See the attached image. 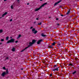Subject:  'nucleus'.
<instances>
[{"instance_id": "nucleus-41", "label": "nucleus", "mask_w": 79, "mask_h": 79, "mask_svg": "<svg viewBox=\"0 0 79 79\" xmlns=\"http://www.w3.org/2000/svg\"><path fill=\"white\" fill-rule=\"evenodd\" d=\"M60 8H62V6H60Z\"/></svg>"}, {"instance_id": "nucleus-32", "label": "nucleus", "mask_w": 79, "mask_h": 79, "mask_svg": "<svg viewBox=\"0 0 79 79\" xmlns=\"http://www.w3.org/2000/svg\"><path fill=\"white\" fill-rule=\"evenodd\" d=\"M12 21H13V19H11L10 20V21L11 22Z\"/></svg>"}, {"instance_id": "nucleus-8", "label": "nucleus", "mask_w": 79, "mask_h": 79, "mask_svg": "<svg viewBox=\"0 0 79 79\" xmlns=\"http://www.w3.org/2000/svg\"><path fill=\"white\" fill-rule=\"evenodd\" d=\"M47 3H45L41 6V7L42 8V7L44 6L47 5Z\"/></svg>"}, {"instance_id": "nucleus-5", "label": "nucleus", "mask_w": 79, "mask_h": 79, "mask_svg": "<svg viewBox=\"0 0 79 79\" xmlns=\"http://www.w3.org/2000/svg\"><path fill=\"white\" fill-rule=\"evenodd\" d=\"M43 42V40H42V39L38 41L37 42V44H38V45H39V44H40V43H41V42Z\"/></svg>"}, {"instance_id": "nucleus-36", "label": "nucleus", "mask_w": 79, "mask_h": 79, "mask_svg": "<svg viewBox=\"0 0 79 79\" xmlns=\"http://www.w3.org/2000/svg\"><path fill=\"white\" fill-rule=\"evenodd\" d=\"M32 28H33V27H31L30 28V29H32Z\"/></svg>"}, {"instance_id": "nucleus-15", "label": "nucleus", "mask_w": 79, "mask_h": 79, "mask_svg": "<svg viewBox=\"0 0 79 79\" xmlns=\"http://www.w3.org/2000/svg\"><path fill=\"white\" fill-rule=\"evenodd\" d=\"M12 52H15V48H13L12 49Z\"/></svg>"}, {"instance_id": "nucleus-11", "label": "nucleus", "mask_w": 79, "mask_h": 79, "mask_svg": "<svg viewBox=\"0 0 79 79\" xmlns=\"http://www.w3.org/2000/svg\"><path fill=\"white\" fill-rule=\"evenodd\" d=\"M70 10H71V9H69V10L68 11V12L66 13V15H69V13H70Z\"/></svg>"}, {"instance_id": "nucleus-19", "label": "nucleus", "mask_w": 79, "mask_h": 79, "mask_svg": "<svg viewBox=\"0 0 79 79\" xmlns=\"http://www.w3.org/2000/svg\"><path fill=\"white\" fill-rule=\"evenodd\" d=\"M49 47L50 48H53V47H52V46H50V45L49 46Z\"/></svg>"}, {"instance_id": "nucleus-10", "label": "nucleus", "mask_w": 79, "mask_h": 79, "mask_svg": "<svg viewBox=\"0 0 79 79\" xmlns=\"http://www.w3.org/2000/svg\"><path fill=\"white\" fill-rule=\"evenodd\" d=\"M36 42V40H32V43L34 44H35V43Z\"/></svg>"}, {"instance_id": "nucleus-48", "label": "nucleus", "mask_w": 79, "mask_h": 79, "mask_svg": "<svg viewBox=\"0 0 79 79\" xmlns=\"http://www.w3.org/2000/svg\"><path fill=\"white\" fill-rule=\"evenodd\" d=\"M40 1H42L43 0H40Z\"/></svg>"}, {"instance_id": "nucleus-50", "label": "nucleus", "mask_w": 79, "mask_h": 79, "mask_svg": "<svg viewBox=\"0 0 79 79\" xmlns=\"http://www.w3.org/2000/svg\"><path fill=\"white\" fill-rule=\"evenodd\" d=\"M35 71H37V70H35Z\"/></svg>"}, {"instance_id": "nucleus-38", "label": "nucleus", "mask_w": 79, "mask_h": 79, "mask_svg": "<svg viewBox=\"0 0 79 79\" xmlns=\"http://www.w3.org/2000/svg\"><path fill=\"white\" fill-rule=\"evenodd\" d=\"M36 20H39V18H37Z\"/></svg>"}, {"instance_id": "nucleus-12", "label": "nucleus", "mask_w": 79, "mask_h": 79, "mask_svg": "<svg viewBox=\"0 0 79 79\" xmlns=\"http://www.w3.org/2000/svg\"><path fill=\"white\" fill-rule=\"evenodd\" d=\"M41 35L42 37H46V36H47L46 35H44V33H43L42 35Z\"/></svg>"}, {"instance_id": "nucleus-14", "label": "nucleus", "mask_w": 79, "mask_h": 79, "mask_svg": "<svg viewBox=\"0 0 79 79\" xmlns=\"http://www.w3.org/2000/svg\"><path fill=\"white\" fill-rule=\"evenodd\" d=\"M55 44H56V43H55V42H54L52 44V45L53 46L55 45Z\"/></svg>"}, {"instance_id": "nucleus-39", "label": "nucleus", "mask_w": 79, "mask_h": 79, "mask_svg": "<svg viewBox=\"0 0 79 79\" xmlns=\"http://www.w3.org/2000/svg\"><path fill=\"white\" fill-rule=\"evenodd\" d=\"M35 23H36V22H34V24H35Z\"/></svg>"}, {"instance_id": "nucleus-28", "label": "nucleus", "mask_w": 79, "mask_h": 79, "mask_svg": "<svg viewBox=\"0 0 79 79\" xmlns=\"http://www.w3.org/2000/svg\"><path fill=\"white\" fill-rule=\"evenodd\" d=\"M18 3H19V0H17Z\"/></svg>"}, {"instance_id": "nucleus-46", "label": "nucleus", "mask_w": 79, "mask_h": 79, "mask_svg": "<svg viewBox=\"0 0 79 79\" xmlns=\"http://www.w3.org/2000/svg\"><path fill=\"white\" fill-rule=\"evenodd\" d=\"M75 60H77V58H76Z\"/></svg>"}, {"instance_id": "nucleus-31", "label": "nucleus", "mask_w": 79, "mask_h": 79, "mask_svg": "<svg viewBox=\"0 0 79 79\" xmlns=\"http://www.w3.org/2000/svg\"><path fill=\"white\" fill-rule=\"evenodd\" d=\"M67 51H68V49H66L65 51V52H67Z\"/></svg>"}, {"instance_id": "nucleus-25", "label": "nucleus", "mask_w": 79, "mask_h": 79, "mask_svg": "<svg viewBox=\"0 0 79 79\" xmlns=\"http://www.w3.org/2000/svg\"><path fill=\"white\" fill-rule=\"evenodd\" d=\"M3 32V30H0V33H2V32Z\"/></svg>"}, {"instance_id": "nucleus-20", "label": "nucleus", "mask_w": 79, "mask_h": 79, "mask_svg": "<svg viewBox=\"0 0 79 79\" xmlns=\"http://www.w3.org/2000/svg\"><path fill=\"white\" fill-rule=\"evenodd\" d=\"M69 65V66H73V64H71V63H70Z\"/></svg>"}, {"instance_id": "nucleus-1", "label": "nucleus", "mask_w": 79, "mask_h": 79, "mask_svg": "<svg viewBox=\"0 0 79 79\" xmlns=\"http://www.w3.org/2000/svg\"><path fill=\"white\" fill-rule=\"evenodd\" d=\"M33 44L32 43H31V42H29V45H28V47L25 48L22 50L21 51V52H24V50H25L26 49H27V48H29V47H30L32 46V45H33Z\"/></svg>"}, {"instance_id": "nucleus-13", "label": "nucleus", "mask_w": 79, "mask_h": 79, "mask_svg": "<svg viewBox=\"0 0 79 79\" xmlns=\"http://www.w3.org/2000/svg\"><path fill=\"white\" fill-rule=\"evenodd\" d=\"M21 37V35H19L18 37L17 38V39H19V38H20Z\"/></svg>"}, {"instance_id": "nucleus-6", "label": "nucleus", "mask_w": 79, "mask_h": 79, "mask_svg": "<svg viewBox=\"0 0 79 79\" xmlns=\"http://www.w3.org/2000/svg\"><path fill=\"white\" fill-rule=\"evenodd\" d=\"M56 68H54V69H53L52 70L53 71H58V68L59 67H56Z\"/></svg>"}, {"instance_id": "nucleus-37", "label": "nucleus", "mask_w": 79, "mask_h": 79, "mask_svg": "<svg viewBox=\"0 0 79 79\" xmlns=\"http://www.w3.org/2000/svg\"><path fill=\"white\" fill-rule=\"evenodd\" d=\"M61 16H64V15H61Z\"/></svg>"}, {"instance_id": "nucleus-33", "label": "nucleus", "mask_w": 79, "mask_h": 79, "mask_svg": "<svg viewBox=\"0 0 79 79\" xmlns=\"http://www.w3.org/2000/svg\"><path fill=\"white\" fill-rule=\"evenodd\" d=\"M15 42V43H18V41H16Z\"/></svg>"}, {"instance_id": "nucleus-35", "label": "nucleus", "mask_w": 79, "mask_h": 79, "mask_svg": "<svg viewBox=\"0 0 79 79\" xmlns=\"http://www.w3.org/2000/svg\"><path fill=\"white\" fill-rule=\"evenodd\" d=\"M58 18H56V20H57V21H58Z\"/></svg>"}, {"instance_id": "nucleus-17", "label": "nucleus", "mask_w": 79, "mask_h": 79, "mask_svg": "<svg viewBox=\"0 0 79 79\" xmlns=\"http://www.w3.org/2000/svg\"><path fill=\"white\" fill-rule=\"evenodd\" d=\"M57 4H58V2H57L55 3L54 4V6H56V5H57Z\"/></svg>"}, {"instance_id": "nucleus-21", "label": "nucleus", "mask_w": 79, "mask_h": 79, "mask_svg": "<svg viewBox=\"0 0 79 79\" xmlns=\"http://www.w3.org/2000/svg\"><path fill=\"white\" fill-rule=\"evenodd\" d=\"M76 71H75L74 72H73L72 74H76Z\"/></svg>"}, {"instance_id": "nucleus-40", "label": "nucleus", "mask_w": 79, "mask_h": 79, "mask_svg": "<svg viewBox=\"0 0 79 79\" xmlns=\"http://www.w3.org/2000/svg\"><path fill=\"white\" fill-rule=\"evenodd\" d=\"M29 5V3H27V5Z\"/></svg>"}, {"instance_id": "nucleus-27", "label": "nucleus", "mask_w": 79, "mask_h": 79, "mask_svg": "<svg viewBox=\"0 0 79 79\" xmlns=\"http://www.w3.org/2000/svg\"><path fill=\"white\" fill-rule=\"evenodd\" d=\"M56 66H57V64L54 65V68H55V67H56Z\"/></svg>"}, {"instance_id": "nucleus-47", "label": "nucleus", "mask_w": 79, "mask_h": 79, "mask_svg": "<svg viewBox=\"0 0 79 79\" xmlns=\"http://www.w3.org/2000/svg\"><path fill=\"white\" fill-rule=\"evenodd\" d=\"M2 18V17H1L0 18V19H1Z\"/></svg>"}, {"instance_id": "nucleus-42", "label": "nucleus", "mask_w": 79, "mask_h": 79, "mask_svg": "<svg viewBox=\"0 0 79 79\" xmlns=\"http://www.w3.org/2000/svg\"><path fill=\"white\" fill-rule=\"evenodd\" d=\"M58 45H61V44H58Z\"/></svg>"}, {"instance_id": "nucleus-3", "label": "nucleus", "mask_w": 79, "mask_h": 79, "mask_svg": "<svg viewBox=\"0 0 79 79\" xmlns=\"http://www.w3.org/2000/svg\"><path fill=\"white\" fill-rule=\"evenodd\" d=\"M14 42H15V39H12L7 41V44H9V43H14Z\"/></svg>"}, {"instance_id": "nucleus-2", "label": "nucleus", "mask_w": 79, "mask_h": 79, "mask_svg": "<svg viewBox=\"0 0 79 79\" xmlns=\"http://www.w3.org/2000/svg\"><path fill=\"white\" fill-rule=\"evenodd\" d=\"M8 74V69H7L6 71V72L4 71L3 73L1 75L2 77H5V75H6V74Z\"/></svg>"}, {"instance_id": "nucleus-16", "label": "nucleus", "mask_w": 79, "mask_h": 79, "mask_svg": "<svg viewBox=\"0 0 79 79\" xmlns=\"http://www.w3.org/2000/svg\"><path fill=\"white\" fill-rule=\"evenodd\" d=\"M1 42H4V41H5V40L3 39H1Z\"/></svg>"}, {"instance_id": "nucleus-49", "label": "nucleus", "mask_w": 79, "mask_h": 79, "mask_svg": "<svg viewBox=\"0 0 79 79\" xmlns=\"http://www.w3.org/2000/svg\"><path fill=\"white\" fill-rule=\"evenodd\" d=\"M49 18H50V17H49Z\"/></svg>"}, {"instance_id": "nucleus-34", "label": "nucleus", "mask_w": 79, "mask_h": 79, "mask_svg": "<svg viewBox=\"0 0 79 79\" xmlns=\"http://www.w3.org/2000/svg\"><path fill=\"white\" fill-rule=\"evenodd\" d=\"M52 76V74H51L50 75V77H51V76Z\"/></svg>"}, {"instance_id": "nucleus-23", "label": "nucleus", "mask_w": 79, "mask_h": 79, "mask_svg": "<svg viewBox=\"0 0 79 79\" xmlns=\"http://www.w3.org/2000/svg\"><path fill=\"white\" fill-rule=\"evenodd\" d=\"M3 69H4V70H6V68H5V67L4 66L3 68Z\"/></svg>"}, {"instance_id": "nucleus-9", "label": "nucleus", "mask_w": 79, "mask_h": 79, "mask_svg": "<svg viewBox=\"0 0 79 79\" xmlns=\"http://www.w3.org/2000/svg\"><path fill=\"white\" fill-rule=\"evenodd\" d=\"M7 14H8V12H6L2 15V17H4V16H5Z\"/></svg>"}, {"instance_id": "nucleus-26", "label": "nucleus", "mask_w": 79, "mask_h": 79, "mask_svg": "<svg viewBox=\"0 0 79 79\" xmlns=\"http://www.w3.org/2000/svg\"><path fill=\"white\" fill-rule=\"evenodd\" d=\"M56 26H60V24L59 23H57V24H56Z\"/></svg>"}, {"instance_id": "nucleus-45", "label": "nucleus", "mask_w": 79, "mask_h": 79, "mask_svg": "<svg viewBox=\"0 0 79 79\" xmlns=\"http://www.w3.org/2000/svg\"><path fill=\"white\" fill-rule=\"evenodd\" d=\"M2 44V43H0V45H1V44Z\"/></svg>"}, {"instance_id": "nucleus-22", "label": "nucleus", "mask_w": 79, "mask_h": 79, "mask_svg": "<svg viewBox=\"0 0 79 79\" xmlns=\"http://www.w3.org/2000/svg\"><path fill=\"white\" fill-rule=\"evenodd\" d=\"M61 1H62V0H60L59 1H58L57 2L58 3H60V2H61Z\"/></svg>"}, {"instance_id": "nucleus-4", "label": "nucleus", "mask_w": 79, "mask_h": 79, "mask_svg": "<svg viewBox=\"0 0 79 79\" xmlns=\"http://www.w3.org/2000/svg\"><path fill=\"white\" fill-rule=\"evenodd\" d=\"M35 28H33L32 29V31L33 32V33H34V34H37V30H35Z\"/></svg>"}, {"instance_id": "nucleus-29", "label": "nucleus", "mask_w": 79, "mask_h": 79, "mask_svg": "<svg viewBox=\"0 0 79 79\" xmlns=\"http://www.w3.org/2000/svg\"><path fill=\"white\" fill-rule=\"evenodd\" d=\"M11 8L12 9H13V6H11Z\"/></svg>"}, {"instance_id": "nucleus-7", "label": "nucleus", "mask_w": 79, "mask_h": 79, "mask_svg": "<svg viewBox=\"0 0 79 79\" xmlns=\"http://www.w3.org/2000/svg\"><path fill=\"white\" fill-rule=\"evenodd\" d=\"M41 8H42V7H41V6H40L39 8L36 9L35 10V11H39L40 9Z\"/></svg>"}, {"instance_id": "nucleus-43", "label": "nucleus", "mask_w": 79, "mask_h": 79, "mask_svg": "<svg viewBox=\"0 0 79 79\" xmlns=\"http://www.w3.org/2000/svg\"><path fill=\"white\" fill-rule=\"evenodd\" d=\"M21 70L22 71H23V69L22 68V69H21Z\"/></svg>"}, {"instance_id": "nucleus-30", "label": "nucleus", "mask_w": 79, "mask_h": 79, "mask_svg": "<svg viewBox=\"0 0 79 79\" xmlns=\"http://www.w3.org/2000/svg\"><path fill=\"white\" fill-rule=\"evenodd\" d=\"M9 59V58H8V57H7L6 58V60H8Z\"/></svg>"}, {"instance_id": "nucleus-24", "label": "nucleus", "mask_w": 79, "mask_h": 79, "mask_svg": "<svg viewBox=\"0 0 79 79\" xmlns=\"http://www.w3.org/2000/svg\"><path fill=\"white\" fill-rule=\"evenodd\" d=\"M38 25H41L42 24V22H40V23H38Z\"/></svg>"}, {"instance_id": "nucleus-44", "label": "nucleus", "mask_w": 79, "mask_h": 79, "mask_svg": "<svg viewBox=\"0 0 79 79\" xmlns=\"http://www.w3.org/2000/svg\"><path fill=\"white\" fill-rule=\"evenodd\" d=\"M7 0H4V2L6 1Z\"/></svg>"}, {"instance_id": "nucleus-18", "label": "nucleus", "mask_w": 79, "mask_h": 79, "mask_svg": "<svg viewBox=\"0 0 79 79\" xmlns=\"http://www.w3.org/2000/svg\"><path fill=\"white\" fill-rule=\"evenodd\" d=\"M8 39H9V37L7 36V37H6V40H8Z\"/></svg>"}]
</instances>
